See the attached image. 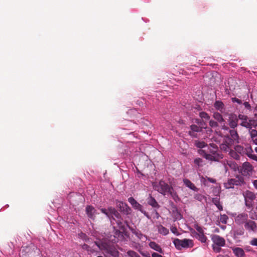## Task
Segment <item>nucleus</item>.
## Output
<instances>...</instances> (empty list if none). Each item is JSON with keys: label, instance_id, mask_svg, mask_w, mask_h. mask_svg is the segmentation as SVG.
<instances>
[{"label": "nucleus", "instance_id": "a19ab883", "mask_svg": "<svg viewBox=\"0 0 257 257\" xmlns=\"http://www.w3.org/2000/svg\"><path fill=\"white\" fill-rule=\"evenodd\" d=\"M249 244L257 246V238H253L249 242Z\"/></svg>", "mask_w": 257, "mask_h": 257}, {"label": "nucleus", "instance_id": "c03bdc74", "mask_svg": "<svg viewBox=\"0 0 257 257\" xmlns=\"http://www.w3.org/2000/svg\"><path fill=\"white\" fill-rule=\"evenodd\" d=\"M195 122L197 123L198 125H206V123L203 121H201L200 119H196Z\"/></svg>", "mask_w": 257, "mask_h": 257}, {"label": "nucleus", "instance_id": "f3484780", "mask_svg": "<svg viewBox=\"0 0 257 257\" xmlns=\"http://www.w3.org/2000/svg\"><path fill=\"white\" fill-rule=\"evenodd\" d=\"M183 182L186 187L189 188L192 191L195 192H197L198 191V189L189 179L184 178L183 179Z\"/></svg>", "mask_w": 257, "mask_h": 257}, {"label": "nucleus", "instance_id": "72a5a7b5", "mask_svg": "<svg viewBox=\"0 0 257 257\" xmlns=\"http://www.w3.org/2000/svg\"><path fill=\"white\" fill-rule=\"evenodd\" d=\"M130 257H141L140 255L134 250H130L126 252Z\"/></svg>", "mask_w": 257, "mask_h": 257}, {"label": "nucleus", "instance_id": "6e6552de", "mask_svg": "<svg viewBox=\"0 0 257 257\" xmlns=\"http://www.w3.org/2000/svg\"><path fill=\"white\" fill-rule=\"evenodd\" d=\"M238 118L240 120V124L246 128H252V120L249 119V118L245 115L239 114L238 116Z\"/></svg>", "mask_w": 257, "mask_h": 257}, {"label": "nucleus", "instance_id": "412c9836", "mask_svg": "<svg viewBox=\"0 0 257 257\" xmlns=\"http://www.w3.org/2000/svg\"><path fill=\"white\" fill-rule=\"evenodd\" d=\"M233 253L236 257H244L245 252L243 249L240 247H235L232 248Z\"/></svg>", "mask_w": 257, "mask_h": 257}, {"label": "nucleus", "instance_id": "2eb2a0df", "mask_svg": "<svg viewBox=\"0 0 257 257\" xmlns=\"http://www.w3.org/2000/svg\"><path fill=\"white\" fill-rule=\"evenodd\" d=\"M247 219V215L245 213H241L238 215L235 218V222L236 223L240 225L242 224H245Z\"/></svg>", "mask_w": 257, "mask_h": 257}, {"label": "nucleus", "instance_id": "ddd939ff", "mask_svg": "<svg viewBox=\"0 0 257 257\" xmlns=\"http://www.w3.org/2000/svg\"><path fill=\"white\" fill-rule=\"evenodd\" d=\"M87 216L91 219L94 220L96 214V210L91 205H87L85 209Z\"/></svg>", "mask_w": 257, "mask_h": 257}, {"label": "nucleus", "instance_id": "37998d69", "mask_svg": "<svg viewBox=\"0 0 257 257\" xmlns=\"http://www.w3.org/2000/svg\"><path fill=\"white\" fill-rule=\"evenodd\" d=\"M220 247L221 246H215L214 245H212V248L214 250V251L216 252H219L220 251V250H221Z\"/></svg>", "mask_w": 257, "mask_h": 257}, {"label": "nucleus", "instance_id": "423d86ee", "mask_svg": "<svg viewBox=\"0 0 257 257\" xmlns=\"http://www.w3.org/2000/svg\"><path fill=\"white\" fill-rule=\"evenodd\" d=\"M244 183L243 179L241 177H236L228 179L224 183V187L226 189L233 188L234 186H241Z\"/></svg>", "mask_w": 257, "mask_h": 257}, {"label": "nucleus", "instance_id": "cd10ccee", "mask_svg": "<svg viewBox=\"0 0 257 257\" xmlns=\"http://www.w3.org/2000/svg\"><path fill=\"white\" fill-rule=\"evenodd\" d=\"M195 145L196 147L200 149L206 148L207 145L203 141H195Z\"/></svg>", "mask_w": 257, "mask_h": 257}, {"label": "nucleus", "instance_id": "680f3d73", "mask_svg": "<svg viewBox=\"0 0 257 257\" xmlns=\"http://www.w3.org/2000/svg\"><path fill=\"white\" fill-rule=\"evenodd\" d=\"M221 228H223V229H224V228H225V227L222 226V227H221Z\"/></svg>", "mask_w": 257, "mask_h": 257}, {"label": "nucleus", "instance_id": "9b49d317", "mask_svg": "<svg viewBox=\"0 0 257 257\" xmlns=\"http://www.w3.org/2000/svg\"><path fill=\"white\" fill-rule=\"evenodd\" d=\"M238 118L237 115L233 113L228 115V122L231 128H235L238 125Z\"/></svg>", "mask_w": 257, "mask_h": 257}, {"label": "nucleus", "instance_id": "f03ea898", "mask_svg": "<svg viewBox=\"0 0 257 257\" xmlns=\"http://www.w3.org/2000/svg\"><path fill=\"white\" fill-rule=\"evenodd\" d=\"M153 186L154 190L163 195H168V192L173 190V188L163 180L154 183Z\"/></svg>", "mask_w": 257, "mask_h": 257}, {"label": "nucleus", "instance_id": "bb28decb", "mask_svg": "<svg viewBox=\"0 0 257 257\" xmlns=\"http://www.w3.org/2000/svg\"><path fill=\"white\" fill-rule=\"evenodd\" d=\"M229 155L231 158L236 160L240 159V155L237 153L235 150H233L231 149V150L229 151Z\"/></svg>", "mask_w": 257, "mask_h": 257}, {"label": "nucleus", "instance_id": "a211bd4d", "mask_svg": "<svg viewBox=\"0 0 257 257\" xmlns=\"http://www.w3.org/2000/svg\"><path fill=\"white\" fill-rule=\"evenodd\" d=\"M149 246L152 249L158 252L161 254H164V250L162 247L155 241H150L149 244Z\"/></svg>", "mask_w": 257, "mask_h": 257}, {"label": "nucleus", "instance_id": "2f4dec72", "mask_svg": "<svg viewBox=\"0 0 257 257\" xmlns=\"http://www.w3.org/2000/svg\"><path fill=\"white\" fill-rule=\"evenodd\" d=\"M194 163L198 167H202L204 165V161L201 158H196L194 160Z\"/></svg>", "mask_w": 257, "mask_h": 257}, {"label": "nucleus", "instance_id": "a18cd8bd", "mask_svg": "<svg viewBox=\"0 0 257 257\" xmlns=\"http://www.w3.org/2000/svg\"><path fill=\"white\" fill-rule=\"evenodd\" d=\"M243 104L244 107L245 108H246L247 109H248V110L251 109V106L248 102H244Z\"/></svg>", "mask_w": 257, "mask_h": 257}, {"label": "nucleus", "instance_id": "e2e57ef3", "mask_svg": "<svg viewBox=\"0 0 257 257\" xmlns=\"http://www.w3.org/2000/svg\"><path fill=\"white\" fill-rule=\"evenodd\" d=\"M256 161H257V160H256Z\"/></svg>", "mask_w": 257, "mask_h": 257}, {"label": "nucleus", "instance_id": "0eeeda50", "mask_svg": "<svg viewBox=\"0 0 257 257\" xmlns=\"http://www.w3.org/2000/svg\"><path fill=\"white\" fill-rule=\"evenodd\" d=\"M240 171L243 176H249L252 174L253 167L249 162H245L242 164Z\"/></svg>", "mask_w": 257, "mask_h": 257}, {"label": "nucleus", "instance_id": "9d476101", "mask_svg": "<svg viewBox=\"0 0 257 257\" xmlns=\"http://www.w3.org/2000/svg\"><path fill=\"white\" fill-rule=\"evenodd\" d=\"M214 107L215 109L219 111L221 113L224 115H227V112L226 111V108L224 103L220 100H216L214 103Z\"/></svg>", "mask_w": 257, "mask_h": 257}, {"label": "nucleus", "instance_id": "4c0bfd02", "mask_svg": "<svg viewBox=\"0 0 257 257\" xmlns=\"http://www.w3.org/2000/svg\"><path fill=\"white\" fill-rule=\"evenodd\" d=\"M244 201H245V205L248 208H250L252 207L253 200H244Z\"/></svg>", "mask_w": 257, "mask_h": 257}, {"label": "nucleus", "instance_id": "e433bc0d", "mask_svg": "<svg viewBox=\"0 0 257 257\" xmlns=\"http://www.w3.org/2000/svg\"><path fill=\"white\" fill-rule=\"evenodd\" d=\"M220 149L226 152H229V151L231 150L229 146L226 144H221L220 145Z\"/></svg>", "mask_w": 257, "mask_h": 257}, {"label": "nucleus", "instance_id": "603ef678", "mask_svg": "<svg viewBox=\"0 0 257 257\" xmlns=\"http://www.w3.org/2000/svg\"><path fill=\"white\" fill-rule=\"evenodd\" d=\"M79 236L83 238L85 240H86L87 236L85 234L83 233H81L80 234H79Z\"/></svg>", "mask_w": 257, "mask_h": 257}, {"label": "nucleus", "instance_id": "c756f323", "mask_svg": "<svg viewBox=\"0 0 257 257\" xmlns=\"http://www.w3.org/2000/svg\"><path fill=\"white\" fill-rule=\"evenodd\" d=\"M199 116L201 119L204 120L205 121H208L210 120V116L209 114L204 111H201L199 113Z\"/></svg>", "mask_w": 257, "mask_h": 257}, {"label": "nucleus", "instance_id": "4d7b16f0", "mask_svg": "<svg viewBox=\"0 0 257 257\" xmlns=\"http://www.w3.org/2000/svg\"><path fill=\"white\" fill-rule=\"evenodd\" d=\"M138 174L139 177H140L141 176H144L143 174H142L140 171L138 170Z\"/></svg>", "mask_w": 257, "mask_h": 257}, {"label": "nucleus", "instance_id": "393cba45", "mask_svg": "<svg viewBox=\"0 0 257 257\" xmlns=\"http://www.w3.org/2000/svg\"><path fill=\"white\" fill-rule=\"evenodd\" d=\"M213 203L216 206V207L220 210H223V207L222 204L220 202V199L218 197H215L212 198Z\"/></svg>", "mask_w": 257, "mask_h": 257}, {"label": "nucleus", "instance_id": "473e14b6", "mask_svg": "<svg viewBox=\"0 0 257 257\" xmlns=\"http://www.w3.org/2000/svg\"><path fill=\"white\" fill-rule=\"evenodd\" d=\"M209 125L211 128H216L219 126V123L215 120L213 119L209 120Z\"/></svg>", "mask_w": 257, "mask_h": 257}, {"label": "nucleus", "instance_id": "1a4fd4ad", "mask_svg": "<svg viewBox=\"0 0 257 257\" xmlns=\"http://www.w3.org/2000/svg\"><path fill=\"white\" fill-rule=\"evenodd\" d=\"M211 238L214 244L217 246H224L225 244L224 238L218 235L212 234L211 235Z\"/></svg>", "mask_w": 257, "mask_h": 257}, {"label": "nucleus", "instance_id": "de8ad7c7", "mask_svg": "<svg viewBox=\"0 0 257 257\" xmlns=\"http://www.w3.org/2000/svg\"><path fill=\"white\" fill-rule=\"evenodd\" d=\"M95 243L99 249H103L104 248V245L102 243H100L98 242H95Z\"/></svg>", "mask_w": 257, "mask_h": 257}, {"label": "nucleus", "instance_id": "79ce46f5", "mask_svg": "<svg viewBox=\"0 0 257 257\" xmlns=\"http://www.w3.org/2000/svg\"><path fill=\"white\" fill-rule=\"evenodd\" d=\"M231 101L232 102H236L238 104H241L242 103V101L241 100L236 98V97H233L231 98Z\"/></svg>", "mask_w": 257, "mask_h": 257}, {"label": "nucleus", "instance_id": "c9c22d12", "mask_svg": "<svg viewBox=\"0 0 257 257\" xmlns=\"http://www.w3.org/2000/svg\"><path fill=\"white\" fill-rule=\"evenodd\" d=\"M228 219V217L226 214H221L220 217V221L223 223L226 224Z\"/></svg>", "mask_w": 257, "mask_h": 257}, {"label": "nucleus", "instance_id": "4468645a", "mask_svg": "<svg viewBox=\"0 0 257 257\" xmlns=\"http://www.w3.org/2000/svg\"><path fill=\"white\" fill-rule=\"evenodd\" d=\"M203 127H204V125L200 126L196 124H192L190 126L191 131L189 132V134L191 136L195 137V133L202 132Z\"/></svg>", "mask_w": 257, "mask_h": 257}, {"label": "nucleus", "instance_id": "864d4df0", "mask_svg": "<svg viewBox=\"0 0 257 257\" xmlns=\"http://www.w3.org/2000/svg\"><path fill=\"white\" fill-rule=\"evenodd\" d=\"M252 184H253L254 187L256 189H257V180H255L253 181Z\"/></svg>", "mask_w": 257, "mask_h": 257}, {"label": "nucleus", "instance_id": "49530a36", "mask_svg": "<svg viewBox=\"0 0 257 257\" xmlns=\"http://www.w3.org/2000/svg\"><path fill=\"white\" fill-rule=\"evenodd\" d=\"M203 129H205L208 134H210L212 132L211 128L207 127L206 125H204V127H203Z\"/></svg>", "mask_w": 257, "mask_h": 257}, {"label": "nucleus", "instance_id": "5701e85b", "mask_svg": "<svg viewBox=\"0 0 257 257\" xmlns=\"http://www.w3.org/2000/svg\"><path fill=\"white\" fill-rule=\"evenodd\" d=\"M226 131H227L229 132L231 137V139L233 141H236L238 140V135L237 133V131L235 130V128H231L230 129L229 128V130H225Z\"/></svg>", "mask_w": 257, "mask_h": 257}, {"label": "nucleus", "instance_id": "6ab92c4d", "mask_svg": "<svg viewBox=\"0 0 257 257\" xmlns=\"http://www.w3.org/2000/svg\"><path fill=\"white\" fill-rule=\"evenodd\" d=\"M116 205L119 208L120 211L124 213H127L129 207L126 203L118 201L116 202Z\"/></svg>", "mask_w": 257, "mask_h": 257}, {"label": "nucleus", "instance_id": "8fccbe9b", "mask_svg": "<svg viewBox=\"0 0 257 257\" xmlns=\"http://www.w3.org/2000/svg\"><path fill=\"white\" fill-rule=\"evenodd\" d=\"M144 215L145 216H146L148 219H150V216L149 215V214H148V213H147L145 211L142 210V209H141V210H140Z\"/></svg>", "mask_w": 257, "mask_h": 257}, {"label": "nucleus", "instance_id": "4be33fe9", "mask_svg": "<svg viewBox=\"0 0 257 257\" xmlns=\"http://www.w3.org/2000/svg\"><path fill=\"white\" fill-rule=\"evenodd\" d=\"M244 200H253L255 198L254 194L248 190L246 191L243 194Z\"/></svg>", "mask_w": 257, "mask_h": 257}, {"label": "nucleus", "instance_id": "f704fd0d", "mask_svg": "<svg viewBox=\"0 0 257 257\" xmlns=\"http://www.w3.org/2000/svg\"><path fill=\"white\" fill-rule=\"evenodd\" d=\"M168 194H170L175 201L179 199L177 193L174 191L173 189V190H171L168 192Z\"/></svg>", "mask_w": 257, "mask_h": 257}, {"label": "nucleus", "instance_id": "ea45409f", "mask_svg": "<svg viewBox=\"0 0 257 257\" xmlns=\"http://www.w3.org/2000/svg\"><path fill=\"white\" fill-rule=\"evenodd\" d=\"M195 228L198 232V233L197 234H201V233H204L203 228L201 226H199L198 225H196L195 226Z\"/></svg>", "mask_w": 257, "mask_h": 257}, {"label": "nucleus", "instance_id": "7ed1b4c3", "mask_svg": "<svg viewBox=\"0 0 257 257\" xmlns=\"http://www.w3.org/2000/svg\"><path fill=\"white\" fill-rule=\"evenodd\" d=\"M234 149L240 155H246L249 158L253 160H257V156L253 154V151L250 146H246L245 148L240 145L236 146Z\"/></svg>", "mask_w": 257, "mask_h": 257}, {"label": "nucleus", "instance_id": "39448f33", "mask_svg": "<svg viewBox=\"0 0 257 257\" xmlns=\"http://www.w3.org/2000/svg\"><path fill=\"white\" fill-rule=\"evenodd\" d=\"M223 114L218 111H215L213 113V117L220 125V128L223 130H229V127L226 125V121L223 118Z\"/></svg>", "mask_w": 257, "mask_h": 257}, {"label": "nucleus", "instance_id": "13d9d810", "mask_svg": "<svg viewBox=\"0 0 257 257\" xmlns=\"http://www.w3.org/2000/svg\"><path fill=\"white\" fill-rule=\"evenodd\" d=\"M155 214H156V217L157 218H158L160 216V215L159 214V213L157 211H155Z\"/></svg>", "mask_w": 257, "mask_h": 257}, {"label": "nucleus", "instance_id": "a878e982", "mask_svg": "<svg viewBox=\"0 0 257 257\" xmlns=\"http://www.w3.org/2000/svg\"><path fill=\"white\" fill-rule=\"evenodd\" d=\"M158 232L160 234H162L163 235H166L169 232V230L167 228L165 227L164 226H163L162 225H160L158 227Z\"/></svg>", "mask_w": 257, "mask_h": 257}, {"label": "nucleus", "instance_id": "dca6fc26", "mask_svg": "<svg viewBox=\"0 0 257 257\" xmlns=\"http://www.w3.org/2000/svg\"><path fill=\"white\" fill-rule=\"evenodd\" d=\"M131 232L135 234L139 239L142 240L145 239L146 240L148 239L147 236L143 234L141 231L136 228H131Z\"/></svg>", "mask_w": 257, "mask_h": 257}, {"label": "nucleus", "instance_id": "6e6d98bb", "mask_svg": "<svg viewBox=\"0 0 257 257\" xmlns=\"http://www.w3.org/2000/svg\"><path fill=\"white\" fill-rule=\"evenodd\" d=\"M201 196L200 195H196L194 196V198L197 200H200Z\"/></svg>", "mask_w": 257, "mask_h": 257}, {"label": "nucleus", "instance_id": "b1692460", "mask_svg": "<svg viewBox=\"0 0 257 257\" xmlns=\"http://www.w3.org/2000/svg\"><path fill=\"white\" fill-rule=\"evenodd\" d=\"M148 203L149 205H151L154 208L159 207V205L158 202L156 201L155 199L151 195H150V196L148 198Z\"/></svg>", "mask_w": 257, "mask_h": 257}, {"label": "nucleus", "instance_id": "bf43d9fd", "mask_svg": "<svg viewBox=\"0 0 257 257\" xmlns=\"http://www.w3.org/2000/svg\"><path fill=\"white\" fill-rule=\"evenodd\" d=\"M101 212H103V213H105V214H107L106 213V209H101Z\"/></svg>", "mask_w": 257, "mask_h": 257}, {"label": "nucleus", "instance_id": "3c124183", "mask_svg": "<svg viewBox=\"0 0 257 257\" xmlns=\"http://www.w3.org/2000/svg\"><path fill=\"white\" fill-rule=\"evenodd\" d=\"M207 180L209 182L212 183H216V180L211 178H208Z\"/></svg>", "mask_w": 257, "mask_h": 257}, {"label": "nucleus", "instance_id": "09e8293b", "mask_svg": "<svg viewBox=\"0 0 257 257\" xmlns=\"http://www.w3.org/2000/svg\"><path fill=\"white\" fill-rule=\"evenodd\" d=\"M152 257H163V256L157 252H153L152 253Z\"/></svg>", "mask_w": 257, "mask_h": 257}, {"label": "nucleus", "instance_id": "58836bf2", "mask_svg": "<svg viewBox=\"0 0 257 257\" xmlns=\"http://www.w3.org/2000/svg\"><path fill=\"white\" fill-rule=\"evenodd\" d=\"M82 248L83 249L87 250L88 252L90 253L93 252V250L91 249L89 246L86 244H83V245H82Z\"/></svg>", "mask_w": 257, "mask_h": 257}, {"label": "nucleus", "instance_id": "5fc2aeb1", "mask_svg": "<svg viewBox=\"0 0 257 257\" xmlns=\"http://www.w3.org/2000/svg\"><path fill=\"white\" fill-rule=\"evenodd\" d=\"M171 231L172 232V233H173L174 234H176V232H177V228H175V227H174V228H172L171 229Z\"/></svg>", "mask_w": 257, "mask_h": 257}, {"label": "nucleus", "instance_id": "f8f14e48", "mask_svg": "<svg viewBox=\"0 0 257 257\" xmlns=\"http://www.w3.org/2000/svg\"><path fill=\"white\" fill-rule=\"evenodd\" d=\"M245 228L249 232H256L257 230V226L254 221L248 220L244 224Z\"/></svg>", "mask_w": 257, "mask_h": 257}, {"label": "nucleus", "instance_id": "7c9ffc66", "mask_svg": "<svg viewBox=\"0 0 257 257\" xmlns=\"http://www.w3.org/2000/svg\"><path fill=\"white\" fill-rule=\"evenodd\" d=\"M132 246L135 249H137L142 255H144V253L141 251L142 248L139 243L133 242Z\"/></svg>", "mask_w": 257, "mask_h": 257}, {"label": "nucleus", "instance_id": "052dcab7", "mask_svg": "<svg viewBox=\"0 0 257 257\" xmlns=\"http://www.w3.org/2000/svg\"><path fill=\"white\" fill-rule=\"evenodd\" d=\"M115 256H118V251H116L115 253H114V255Z\"/></svg>", "mask_w": 257, "mask_h": 257}, {"label": "nucleus", "instance_id": "f257e3e1", "mask_svg": "<svg viewBox=\"0 0 257 257\" xmlns=\"http://www.w3.org/2000/svg\"><path fill=\"white\" fill-rule=\"evenodd\" d=\"M206 148L207 150L200 149L198 151V154L202 156L206 160L218 161L219 159L223 158V155L218 150L216 145L210 144Z\"/></svg>", "mask_w": 257, "mask_h": 257}, {"label": "nucleus", "instance_id": "c85d7f7f", "mask_svg": "<svg viewBox=\"0 0 257 257\" xmlns=\"http://www.w3.org/2000/svg\"><path fill=\"white\" fill-rule=\"evenodd\" d=\"M196 238L202 243H205L207 239V237L204 235V233L196 234Z\"/></svg>", "mask_w": 257, "mask_h": 257}, {"label": "nucleus", "instance_id": "aec40b11", "mask_svg": "<svg viewBox=\"0 0 257 257\" xmlns=\"http://www.w3.org/2000/svg\"><path fill=\"white\" fill-rule=\"evenodd\" d=\"M128 201L132 205L133 207L136 209L141 210L142 206L139 204L133 197H130L128 198Z\"/></svg>", "mask_w": 257, "mask_h": 257}, {"label": "nucleus", "instance_id": "20e7f679", "mask_svg": "<svg viewBox=\"0 0 257 257\" xmlns=\"http://www.w3.org/2000/svg\"><path fill=\"white\" fill-rule=\"evenodd\" d=\"M173 243L177 249H181L182 248H187L192 246L193 245L192 241L188 239L180 240L178 238H176L174 240Z\"/></svg>", "mask_w": 257, "mask_h": 257}]
</instances>
